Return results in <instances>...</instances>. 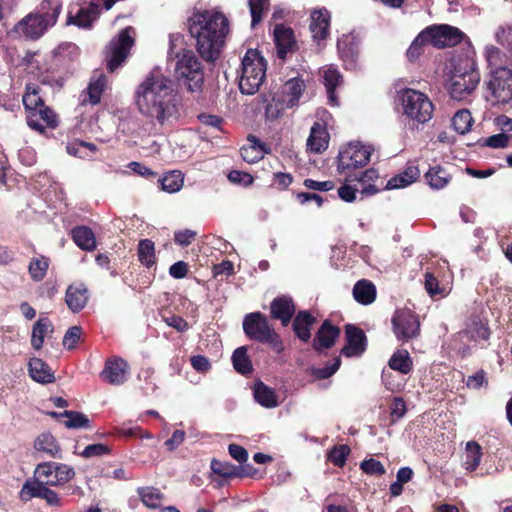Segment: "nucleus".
Returning a JSON list of instances; mask_svg holds the SVG:
<instances>
[{
	"mask_svg": "<svg viewBox=\"0 0 512 512\" xmlns=\"http://www.w3.org/2000/svg\"><path fill=\"white\" fill-rule=\"evenodd\" d=\"M480 81L479 73L474 69V63L469 58L459 59L449 81V93L455 100L467 98Z\"/></svg>",
	"mask_w": 512,
	"mask_h": 512,
	"instance_id": "5",
	"label": "nucleus"
},
{
	"mask_svg": "<svg viewBox=\"0 0 512 512\" xmlns=\"http://www.w3.org/2000/svg\"><path fill=\"white\" fill-rule=\"evenodd\" d=\"M162 190L168 193L178 192L183 186V177L179 171H171L161 179Z\"/></svg>",
	"mask_w": 512,
	"mask_h": 512,
	"instance_id": "49",
	"label": "nucleus"
},
{
	"mask_svg": "<svg viewBox=\"0 0 512 512\" xmlns=\"http://www.w3.org/2000/svg\"><path fill=\"white\" fill-rule=\"evenodd\" d=\"M274 40L277 48V55L285 59L288 53L296 49V40L291 28L278 24L274 28Z\"/></svg>",
	"mask_w": 512,
	"mask_h": 512,
	"instance_id": "18",
	"label": "nucleus"
},
{
	"mask_svg": "<svg viewBox=\"0 0 512 512\" xmlns=\"http://www.w3.org/2000/svg\"><path fill=\"white\" fill-rule=\"evenodd\" d=\"M188 29L200 56L206 61L216 60L229 32L227 18L214 10L197 11L189 17Z\"/></svg>",
	"mask_w": 512,
	"mask_h": 512,
	"instance_id": "2",
	"label": "nucleus"
},
{
	"mask_svg": "<svg viewBox=\"0 0 512 512\" xmlns=\"http://www.w3.org/2000/svg\"><path fill=\"white\" fill-rule=\"evenodd\" d=\"M174 73L190 92L201 91L204 84V70L201 62L191 50L182 49L175 54Z\"/></svg>",
	"mask_w": 512,
	"mask_h": 512,
	"instance_id": "4",
	"label": "nucleus"
},
{
	"mask_svg": "<svg viewBox=\"0 0 512 512\" xmlns=\"http://www.w3.org/2000/svg\"><path fill=\"white\" fill-rule=\"evenodd\" d=\"M488 88L498 102L507 103L512 100V71L506 67L491 70Z\"/></svg>",
	"mask_w": 512,
	"mask_h": 512,
	"instance_id": "13",
	"label": "nucleus"
},
{
	"mask_svg": "<svg viewBox=\"0 0 512 512\" xmlns=\"http://www.w3.org/2000/svg\"><path fill=\"white\" fill-rule=\"evenodd\" d=\"M347 344L342 349V354L347 357L360 356L366 349V337L364 332L353 326H346Z\"/></svg>",
	"mask_w": 512,
	"mask_h": 512,
	"instance_id": "19",
	"label": "nucleus"
},
{
	"mask_svg": "<svg viewBox=\"0 0 512 512\" xmlns=\"http://www.w3.org/2000/svg\"><path fill=\"white\" fill-rule=\"evenodd\" d=\"M473 124L471 113L467 109L459 110L452 118V126L459 134H465L470 131Z\"/></svg>",
	"mask_w": 512,
	"mask_h": 512,
	"instance_id": "47",
	"label": "nucleus"
},
{
	"mask_svg": "<svg viewBox=\"0 0 512 512\" xmlns=\"http://www.w3.org/2000/svg\"><path fill=\"white\" fill-rule=\"evenodd\" d=\"M60 13V5H56L52 14L30 13L20 20L9 32L13 37L38 39L53 26Z\"/></svg>",
	"mask_w": 512,
	"mask_h": 512,
	"instance_id": "8",
	"label": "nucleus"
},
{
	"mask_svg": "<svg viewBox=\"0 0 512 512\" xmlns=\"http://www.w3.org/2000/svg\"><path fill=\"white\" fill-rule=\"evenodd\" d=\"M315 321V317H313L308 311L298 312L292 325L296 336L300 340L307 342L311 337V327Z\"/></svg>",
	"mask_w": 512,
	"mask_h": 512,
	"instance_id": "29",
	"label": "nucleus"
},
{
	"mask_svg": "<svg viewBox=\"0 0 512 512\" xmlns=\"http://www.w3.org/2000/svg\"><path fill=\"white\" fill-rule=\"evenodd\" d=\"M271 316L279 319L283 326H287L293 314L295 313V305L289 296H280L275 298L270 305Z\"/></svg>",
	"mask_w": 512,
	"mask_h": 512,
	"instance_id": "23",
	"label": "nucleus"
},
{
	"mask_svg": "<svg viewBox=\"0 0 512 512\" xmlns=\"http://www.w3.org/2000/svg\"><path fill=\"white\" fill-rule=\"evenodd\" d=\"M75 244L82 250L93 251L96 248V238L93 231L87 226H77L72 230Z\"/></svg>",
	"mask_w": 512,
	"mask_h": 512,
	"instance_id": "32",
	"label": "nucleus"
},
{
	"mask_svg": "<svg viewBox=\"0 0 512 512\" xmlns=\"http://www.w3.org/2000/svg\"><path fill=\"white\" fill-rule=\"evenodd\" d=\"M35 448L50 457L60 458V447L56 439L49 433L41 434L35 441Z\"/></svg>",
	"mask_w": 512,
	"mask_h": 512,
	"instance_id": "38",
	"label": "nucleus"
},
{
	"mask_svg": "<svg viewBox=\"0 0 512 512\" xmlns=\"http://www.w3.org/2000/svg\"><path fill=\"white\" fill-rule=\"evenodd\" d=\"M393 330L398 340L408 341L419 334L418 317L409 309L397 310L392 318Z\"/></svg>",
	"mask_w": 512,
	"mask_h": 512,
	"instance_id": "12",
	"label": "nucleus"
},
{
	"mask_svg": "<svg viewBox=\"0 0 512 512\" xmlns=\"http://www.w3.org/2000/svg\"><path fill=\"white\" fill-rule=\"evenodd\" d=\"M47 269L48 260L44 257L33 259L29 265V273L36 281H40L45 277Z\"/></svg>",
	"mask_w": 512,
	"mask_h": 512,
	"instance_id": "53",
	"label": "nucleus"
},
{
	"mask_svg": "<svg viewBox=\"0 0 512 512\" xmlns=\"http://www.w3.org/2000/svg\"><path fill=\"white\" fill-rule=\"evenodd\" d=\"M100 8L96 3H89L87 6L79 8L76 15L73 16L69 13L68 24H74L81 28H89L92 22L95 21L99 15Z\"/></svg>",
	"mask_w": 512,
	"mask_h": 512,
	"instance_id": "25",
	"label": "nucleus"
},
{
	"mask_svg": "<svg viewBox=\"0 0 512 512\" xmlns=\"http://www.w3.org/2000/svg\"><path fill=\"white\" fill-rule=\"evenodd\" d=\"M66 304L72 312L81 311L87 304L88 295L84 285H71L66 291Z\"/></svg>",
	"mask_w": 512,
	"mask_h": 512,
	"instance_id": "27",
	"label": "nucleus"
},
{
	"mask_svg": "<svg viewBox=\"0 0 512 512\" xmlns=\"http://www.w3.org/2000/svg\"><path fill=\"white\" fill-rule=\"evenodd\" d=\"M331 15L326 8L311 11L309 29L316 41L324 40L329 35Z\"/></svg>",
	"mask_w": 512,
	"mask_h": 512,
	"instance_id": "16",
	"label": "nucleus"
},
{
	"mask_svg": "<svg viewBox=\"0 0 512 512\" xmlns=\"http://www.w3.org/2000/svg\"><path fill=\"white\" fill-rule=\"evenodd\" d=\"M427 43V35L425 32H421L415 40L411 43L410 47L407 50V57L410 60L417 59L420 54L423 52V47Z\"/></svg>",
	"mask_w": 512,
	"mask_h": 512,
	"instance_id": "56",
	"label": "nucleus"
},
{
	"mask_svg": "<svg viewBox=\"0 0 512 512\" xmlns=\"http://www.w3.org/2000/svg\"><path fill=\"white\" fill-rule=\"evenodd\" d=\"M29 375L39 383H51L54 374L51 368L40 358H31L29 361Z\"/></svg>",
	"mask_w": 512,
	"mask_h": 512,
	"instance_id": "30",
	"label": "nucleus"
},
{
	"mask_svg": "<svg viewBox=\"0 0 512 512\" xmlns=\"http://www.w3.org/2000/svg\"><path fill=\"white\" fill-rule=\"evenodd\" d=\"M352 292L354 299L362 305L372 304L377 295L375 285L367 279L357 281Z\"/></svg>",
	"mask_w": 512,
	"mask_h": 512,
	"instance_id": "28",
	"label": "nucleus"
},
{
	"mask_svg": "<svg viewBox=\"0 0 512 512\" xmlns=\"http://www.w3.org/2000/svg\"><path fill=\"white\" fill-rule=\"evenodd\" d=\"M412 359L407 350H397L389 360V366L402 374H408L412 370Z\"/></svg>",
	"mask_w": 512,
	"mask_h": 512,
	"instance_id": "41",
	"label": "nucleus"
},
{
	"mask_svg": "<svg viewBox=\"0 0 512 512\" xmlns=\"http://www.w3.org/2000/svg\"><path fill=\"white\" fill-rule=\"evenodd\" d=\"M420 175V171L416 166H409L400 174L392 177L386 184V189H400L414 183Z\"/></svg>",
	"mask_w": 512,
	"mask_h": 512,
	"instance_id": "31",
	"label": "nucleus"
},
{
	"mask_svg": "<svg viewBox=\"0 0 512 512\" xmlns=\"http://www.w3.org/2000/svg\"><path fill=\"white\" fill-rule=\"evenodd\" d=\"M48 484L41 483L40 479L34 478V480L27 481L21 490V497L24 500H29L33 497L43 499L48 492Z\"/></svg>",
	"mask_w": 512,
	"mask_h": 512,
	"instance_id": "39",
	"label": "nucleus"
},
{
	"mask_svg": "<svg viewBox=\"0 0 512 512\" xmlns=\"http://www.w3.org/2000/svg\"><path fill=\"white\" fill-rule=\"evenodd\" d=\"M128 372V363L120 357H114L105 362L100 378L108 384L121 385L127 380Z\"/></svg>",
	"mask_w": 512,
	"mask_h": 512,
	"instance_id": "15",
	"label": "nucleus"
},
{
	"mask_svg": "<svg viewBox=\"0 0 512 512\" xmlns=\"http://www.w3.org/2000/svg\"><path fill=\"white\" fill-rule=\"evenodd\" d=\"M372 151L373 149L369 145H363L359 142L350 143L339 152L338 171L343 173L366 165L370 160Z\"/></svg>",
	"mask_w": 512,
	"mask_h": 512,
	"instance_id": "11",
	"label": "nucleus"
},
{
	"mask_svg": "<svg viewBox=\"0 0 512 512\" xmlns=\"http://www.w3.org/2000/svg\"><path fill=\"white\" fill-rule=\"evenodd\" d=\"M360 468L364 473L369 475L381 476L386 473L384 465L380 461L373 458L361 462Z\"/></svg>",
	"mask_w": 512,
	"mask_h": 512,
	"instance_id": "59",
	"label": "nucleus"
},
{
	"mask_svg": "<svg viewBox=\"0 0 512 512\" xmlns=\"http://www.w3.org/2000/svg\"><path fill=\"white\" fill-rule=\"evenodd\" d=\"M27 124L30 128L42 133L46 127L54 128L57 125V119L51 109L42 106L27 114Z\"/></svg>",
	"mask_w": 512,
	"mask_h": 512,
	"instance_id": "20",
	"label": "nucleus"
},
{
	"mask_svg": "<svg viewBox=\"0 0 512 512\" xmlns=\"http://www.w3.org/2000/svg\"><path fill=\"white\" fill-rule=\"evenodd\" d=\"M106 87V77L104 74L98 75L97 78H93L88 87H87V95L88 101L92 105H96L101 100V95Z\"/></svg>",
	"mask_w": 512,
	"mask_h": 512,
	"instance_id": "44",
	"label": "nucleus"
},
{
	"mask_svg": "<svg viewBox=\"0 0 512 512\" xmlns=\"http://www.w3.org/2000/svg\"><path fill=\"white\" fill-rule=\"evenodd\" d=\"M267 62L255 49H249L242 58L239 89L246 95L257 93L266 78Z\"/></svg>",
	"mask_w": 512,
	"mask_h": 512,
	"instance_id": "3",
	"label": "nucleus"
},
{
	"mask_svg": "<svg viewBox=\"0 0 512 512\" xmlns=\"http://www.w3.org/2000/svg\"><path fill=\"white\" fill-rule=\"evenodd\" d=\"M211 469L214 473L223 477H234L239 475L238 468L230 463L219 460H212Z\"/></svg>",
	"mask_w": 512,
	"mask_h": 512,
	"instance_id": "54",
	"label": "nucleus"
},
{
	"mask_svg": "<svg viewBox=\"0 0 512 512\" xmlns=\"http://www.w3.org/2000/svg\"><path fill=\"white\" fill-rule=\"evenodd\" d=\"M481 457V446L475 441L468 442L463 456L464 468L468 471L476 470L480 464Z\"/></svg>",
	"mask_w": 512,
	"mask_h": 512,
	"instance_id": "37",
	"label": "nucleus"
},
{
	"mask_svg": "<svg viewBox=\"0 0 512 512\" xmlns=\"http://www.w3.org/2000/svg\"><path fill=\"white\" fill-rule=\"evenodd\" d=\"M228 179L235 183L243 186H249L253 183V177L246 172L233 170L228 174Z\"/></svg>",
	"mask_w": 512,
	"mask_h": 512,
	"instance_id": "63",
	"label": "nucleus"
},
{
	"mask_svg": "<svg viewBox=\"0 0 512 512\" xmlns=\"http://www.w3.org/2000/svg\"><path fill=\"white\" fill-rule=\"evenodd\" d=\"M361 38L359 34L351 32L344 34L337 42L338 52L344 60L353 61L359 54Z\"/></svg>",
	"mask_w": 512,
	"mask_h": 512,
	"instance_id": "24",
	"label": "nucleus"
},
{
	"mask_svg": "<svg viewBox=\"0 0 512 512\" xmlns=\"http://www.w3.org/2000/svg\"><path fill=\"white\" fill-rule=\"evenodd\" d=\"M75 476L74 469L62 463L44 462L38 464L34 478L40 479L41 483L49 486H59L69 482Z\"/></svg>",
	"mask_w": 512,
	"mask_h": 512,
	"instance_id": "10",
	"label": "nucleus"
},
{
	"mask_svg": "<svg viewBox=\"0 0 512 512\" xmlns=\"http://www.w3.org/2000/svg\"><path fill=\"white\" fill-rule=\"evenodd\" d=\"M243 330L250 339L269 344L277 353L284 350L279 335L274 331L267 317L260 312H252L244 317Z\"/></svg>",
	"mask_w": 512,
	"mask_h": 512,
	"instance_id": "6",
	"label": "nucleus"
},
{
	"mask_svg": "<svg viewBox=\"0 0 512 512\" xmlns=\"http://www.w3.org/2000/svg\"><path fill=\"white\" fill-rule=\"evenodd\" d=\"M428 185L434 190L443 189L451 181V175L444 168L435 166L425 174Z\"/></svg>",
	"mask_w": 512,
	"mask_h": 512,
	"instance_id": "35",
	"label": "nucleus"
},
{
	"mask_svg": "<svg viewBox=\"0 0 512 512\" xmlns=\"http://www.w3.org/2000/svg\"><path fill=\"white\" fill-rule=\"evenodd\" d=\"M138 258L139 261L146 267H151L155 261V246L149 239H143L138 244Z\"/></svg>",
	"mask_w": 512,
	"mask_h": 512,
	"instance_id": "46",
	"label": "nucleus"
},
{
	"mask_svg": "<svg viewBox=\"0 0 512 512\" xmlns=\"http://www.w3.org/2000/svg\"><path fill=\"white\" fill-rule=\"evenodd\" d=\"M137 111L160 125L172 124L180 116V98L172 79L159 69L150 71L133 95Z\"/></svg>",
	"mask_w": 512,
	"mask_h": 512,
	"instance_id": "1",
	"label": "nucleus"
},
{
	"mask_svg": "<svg viewBox=\"0 0 512 512\" xmlns=\"http://www.w3.org/2000/svg\"><path fill=\"white\" fill-rule=\"evenodd\" d=\"M485 57L488 65L491 67L492 70H495L499 67H503V55L497 47L492 45L487 46L485 48Z\"/></svg>",
	"mask_w": 512,
	"mask_h": 512,
	"instance_id": "57",
	"label": "nucleus"
},
{
	"mask_svg": "<svg viewBox=\"0 0 512 512\" xmlns=\"http://www.w3.org/2000/svg\"><path fill=\"white\" fill-rule=\"evenodd\" d=\"M134 45V29L126 27L113 38L106 48V63L110 72L123 64Z\"/></svg>",
	"mask_w": 512,
	"mask_h": 512,
	"instance_id": "9",
	"label": "nucleus"
},
{
	"mask_svg": "<svg viewBox=\"0 0 512 512\" xmlns=\"http://www.w3.org/2000/svg\"><path fill=\"white\" fill-rule=\"evenodd\" d=\"M232 362L235 370L241 374H248L252 371V363L247 354V348L241 346L232 354Z\"/></svg>",
	"mask_w": 512,
	"mask_h": 512,
	"instance_id": "42",
	"label": "nucleus"
},
{
	"mask_svg": "<svg viewBox=\"0 0 512 512\" xmlns=\"http://www.w3.org/2000/svg\"><path fill=\"white\" fill-rule=\"evenodd\" d=\"M254 398L257 403L265 408H275L278 406V397L275 391L262 382L254 385Z\"/></svg>",
	"mask_w": 512,
	"mask_h": 512,
	"instance_id": "34",
	"label": "nucleus"
},
{
	"mask_svg": "<svg viewBox=\"0 0 512 512\" xmlns=\"http://www.w3.org/2000/svg\"><path fill=\"white\" fill-rule=\"evenodd\" d=\"M427 43L437 48L454 46L460 43L464 34L456 27L439 25L426 29Z\"/></svg>",
	"mask_w": 512,
	"mask_h": 512,
	"instance_id": "14",
	"label": "nucleus"
},
{
	"mask_svg": "<svg viewBox=\"0 0 512 512\" xmlns=\"http://www.w3.org/2000/svg\"><path fill=\"white\" fill-rule=\"evenodd\" d=\"M48 484L41 483L40 479L34 478V480L27 481L21 490V497L24 500H29L33 497L43 499L48 492Z\"/></svg>",
	"mask_w": 512,
	"mask_h": 512,
	"instance_id": "40",
	"label": "nucleus"
},
{
	"mask_svg": "<svg viewBox=\"0 0 512 512\" xmlns=\"http://www.w3.org/2000/svg\"><path fill=\"white\" fill-rule=\"evenodd\" d=\"M339 333L340 331L338 328L332 326L328 321H325L314 339L313 346L315 350L322 351L330 348L339 336Z\"/></svg>",
	"mask_w": 512,
	"mask_h": 512,
	"instance_id": "26",
	"label": "nucleus"
},
{
	"mask_svg": "<svg viewBox=\"0 0 512 512\" xmlns=\"http://www.w3.org/2000/svg\"><path fill=\"white\" fill-rule=\"evenodd\" d=\"M306 90L305 81L297 76L287 80L281 90V101L286 108L298 105L301 96Z\"/></svg>",
	"mask_w": 512,
	"mask_h": 512,
	"instance_id": "17",
	"label": "nucleus"
},
{
	"mask_svg": "<svg viewBox=\"0 0 512 512\" xmlns=\"http://www.w3.org/2000/svg\"><path fill=\"white\" fill-rule=\"evenodd\" d=\"M320 75L327 90L329 103L337 106L338 100L335 94V89L342 84V76L340 72L335 66L326 65L320 69Z\"/></svg>",
	"mask_w": 512,
	"mask_h": 512,
	"instance_id": "22",
	"label": "nucleus"
},
{
	"mask_svg": "<svg viewBox=\"0 0 512 512\" xmlns=\"http://www.w3.org/2000/svg\"><path fill=\"white\" fill-rule=\"evenodd\" d=\"M329 133L324 123L315 122L310 130V135L307 139V149L315 154L322 153L328 148Z\"/></svg>",
	"mask_w": 512,
	"mask_h": 512,
	"instance_id": "21",
	"label": "nucleus"
},
{
	"mask_svg": "<svg viewBox=\"0 0 512 512\" xmlns=\"http://www.w3.org/2000/svg\"><path fill=\"white\" fill-rule=\"evenodd\" d=\"M23 104L27 110V114L44 106V103L39 96V87L37 85H27L26 93L23 96Z\"/></svg>",
	"mask_w": 512,
	"mask_h": 512,
	"instance_id": "45",
	"label": "nucleus"
},
{
	"mask_svg": "<svg viewBox=\"0 0 512 512\" xmlns=\"http://www.w3.org/2000/svg\"><path fill=\"white\" fill-rule=\"evenodd\" d=\"M63 415L67 417L65 425L68 428H82L89 425V419L80 412L65 411Z\"/></svg>",
	"mask_w": 512,
	"mask_h": 512,
	"instance_id": "55",
	"label": "nucleus"
},
{
	"mask_svg": "<svg viewBox=\"0 0 512 512\" xmlns=\"http://www.w3.org/2000/svg\"><path fill=\"white\" fill-rule=\"evenodd\" d=\"M379 179V173L376 169L370 168L362 173L359 178V183L362 186V193L365 194H374L379 188L376 185L377 180Z\"/></svg>",
	"mask_w": 512,
	"mask_h": 512,
	"instance_id": "48",
	"label": "nucleus"
},
{
	"mask_svg": "<svg viewBox=\"0 0 512 512\" xmlns=\"http://www.w3.org/2000/svg\"><path fill=\"white\" fill-rule=\"evenodd\" d=\"M95 150V145L83 141H74L67 144L66 146V151L68 154L81 159L90 157L91 153H93Z\"/></svg>",
	"mask_w": 512,
	"mask_h": 512,
	"instance_id": "50",
	"label": "nucleus"
},
{
	"mask_svg": "<svg viewBox=\"0 0 512 512\" xmlns=\"http://www.w3.org/2000/svg\"><path fill=\"white\" fill-rule=\"evenodd\" d=\"M424 286L431 297L443 298L450 292V288L447 285H441L438 279L430 272L425 273Z\"/></svg>",
	"mask_w": 512,
	"mask_h": 512,
	"instance_id": "43",
	"label": "nucleus"
},
{
	"mask_svg": "<svg viewBox=\"0 0 512 512\" xmlns=\"http://www.w3.org/2000/svg\"><path fill=\"white\" fill-rule=\"evenodd\" d=\"M350 453V448L347 445H340L334 447L329 453V460L336 466L342 467Z\"/></svg>",
	"mask_w": 512,
	"mask_h": 512,
	"instance_id": "58",
	"label": "nucleus"
},
{
	"mask_svg": "<svg viewBox=\"0 0 512 512\" xmlns=\"http://www.w3.org/2000/svg\"><path fill=\"white\" fill-rule=\"evenodd\" d=\"M139 495L145 506L148 508H157L162 502V493L155 488L146 487L139 490Z\"/></svg>",
	"mask_w": 512,
	"mask_h": 512,
	"instance_id": "51",
	"label": "nucleus"
},
{
	"mask_svg": "<svg viewBox=\"0 0 512 512\" xmlns=\"http://www.w3.org/2000/svg\"><path fill=\"white\" fill-rule=\"evenodd\" d=\"M249 144L240 149L241 157L247 163H256L261 160L268 152L265 145L260 143L255 137L248 138Z\"/></svg>",
	"mask_w": 512,
	"mask_h": 512,
	"instance_id": "33",
	"label": "nucleus"
},
{
	"mask_svg": "<svg viewBox=\"0 0 512 512\" xmlns=\"http://www.w3.org/2000/svg\"><path fill=\"white\" fill-rule=\"evenodd\" d=\"M82 334V329L80 326L70 327L63 338V345L68 349H72L75 347L77 342L79 341Z\"/></svg>",
	"mask_w": 512,
	"mask_h": 512,
	"instance_id": "61",
	"label": "nucleus"
},
{
	"mask_svg": "<svg viewBox=\"0 0 512 512\" xmlns=\"http://www.w3.org/2000/svg\"><path fill=\"white\" fill-rule=\"evenodd\" d=\"M52 324L48 318H40L33 325L31 335V345L34 349L39 350L44 343L45 335L52 332Z\"/></svg>",
	"mask_w": 512,
	"mask_h": 512,
	"instance_id": "36",
	"label": "nucleus"
},
{
	"mask_svg": "<svg viewBox=\"0 0 512 512\" xmlns=\"http://www.w3.org/2000/svg\"><path fill=\"white\" fill-rule=\"evenodd\" d=\"M269 8V0H249V9L252 17L251 26L255 27L262 21L264 13Z\"/></svg>",
	"mask_w": 512,
	"mask_h": 512,
	"instance_id": "52",
	"label": "nucleus"
},
{
	"mask_svg": "<svg viewBox=\"0 0 512 512\" xmlns=\"http://www.w3.org/2000/svg\"><path fill=\"white\" fill-rule=\"evenodd\" d=\"M196 232L190 229L177 231L174 235V240L181 246H188L195 239Z\"/></svg>",
	"mask_w": 512,
	"mask_h": 512,
	"instance_id": "64",
	"label": "nucleus"
},
{
	"mask_svg": "<svg viewBox=\"0 0 512 512\" xmlns=\"http://www.w3.org/2000/svg\"><path fill=\"white\" fill-rule=\"evenodd\" d=\"M109 453L110 448L107 445L97 443L86 446L85 449L81 452V456L84 458H94L108 455Z\"/></svg>",
	"mask_w": 512,
	"mask_h": 512,
	"instance_id": "60",
	"label": "nucleus"
},
{
	"mask_svg": "<svg viewBox=\"0 0 512 512\" xmlns=\"http://www.w3.org/2000/svg\"><path fill=\"white\" fill-rule=\"evenodd\" d=\"M403 114L417 124L428 122L434 111V106L428 96L418 90L406 88L399 93Z\"/></svg>",
	"mask_w": 512,
	"mask_h": 512,
	"instance_id": "7",
	"label": "nucleus"
},
{
	"mask_svg": "<svg viewBox=\"0 0 512 512\" xmlns=\"http://www.w3.org/2000/svg\"><path fill=\"white\" fill-rule=\"evenodd\" d=\"M510 136L505 133H499L488 137L485 145L491 148H506L508 146Z\"/></svg>",
	"mask_w": 512,
	"mask_h": 512,
	"instance_id": "62",
	"label": "nucleus"
}]
</instances>
